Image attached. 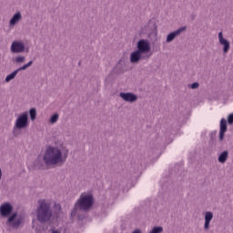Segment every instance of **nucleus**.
<instances>
[{"instance_id": "nucleus-1", "label": "nucleus", "mask_w": 233, "mask_h": 233, "mask_svg": "<svg viewBox=\"0 0 233 233\" xmlns=\"http://www.w3.org/2000/svg\"><path fill=\"white\" fill-rule=\"evenodd\" d=\"M44 161L46 165H59L65 160L63 159V153L57 147H48L44 155Z\"/></svg>"}, {"instance_id": "nucleus-2", "label": "nucleus", "mask_w": 233, "mask_h": 233, "mask_svg": "<svg viewBox=\"0 0 233 233\" xmlns=\"http://www.w3.org/2000/svg\"><path fill=\"white\" fill-rule=\"evenodd\" d=\"M36 217L40 223H46L52 218V211L48 205H40L36 210Z\"/></svg>"}, {"instance_id": "nucleus-3", "label": "nucleus", "mask_w": 233, "mask_h": 233, "mask_svg": "<svg viewBox=\"0 0 233 233\" xmlns=\"http://www.w3.org/2000/svg\"><path fill=\"white\" fill-rule=\"evenodd\" d=\"M76 205H94V196L90 193H82Z\"/></svg>"}, {"instance_id": "nucleus-4", "label": "nucleus", "mask_w": 233, "mask_h": 233, "mask_svg": "<svg viewBox=\"0 0 233 233\" xmlns=\"http://www.w3.org/2000/svg\"><path fill=\"white\" fill-rule=\"evenodd\" d=\"M137 48L140 54H148L150 52V44L145 39H141L137 42Z\"/></svg>"}, {"instance_id": "nucleus-5", "label": "nucleus", "mask_w": 233, "mask_h": 233, "mask_svg": "<svg viewBox=\"0 0 233 233\" xmlns=\"http://www.w3.org/2000/svg\"><path fill=\"white\" fill-rule=\"evenodd\" d=\"M15 127L19 129L28 127V114L24 113L15 121Z\"/></svg>"}, {"instance_id": "nucleus-6", "label": "nucleus", "mask_w": 233, "mask_h": 233, "mask_svg": "<svg viewBox=\"0 0 233 233\" xmlns=\"http://www.w3.org/2000/svg\"><path fill=\"white\" fill-rule=\"evenodd\" d=\"M11 51L14 54H21V52H25V44L19 41L13 42L11 46Z\"/></svg>"}, {"instance_id": "nucleus-7", "label": "nucleus", "mask_w": 233, "mask_h": 233, "mask_svg": "<svg viewBox=\"0 0 233 233\" xmlns=\"http://www.w3.org/2000/svg\"><path fill=\"white\" fill-rule=\"evenodd\" d=\"M218 41L220 45L224 46V48H223L224 54H227V52L230 50V43L228 42V40L223 37V32L218 33Z\"/></svg>"}, {"instance_id": "nucleus-8", "label": "nucleus", "mask_w": 233, "mask_h": 233, "mask_svg": "<svg viewBox=\"0 0 233 233\" xmlns=\"http://www.w3.org/2000/svg\"><path fill=\"white\" fill-rule=\"evenodd\" d=\"M13 209L14 208H12V205H2L0 207V214L3 218H7V216L12 214Z\"/></svg>"}, {"instance_id": "nucleus-9", "label": "nucleus", "mask_w": 233, "mask_h": 233, "mask_svg": "<svg viewBox=\"0 0 233 233\" xmlns=\"http://www.w3.org/2000/svg\"><path fill=\"white\" fill-rule=\"evenodd\" d=\"M92 205H79L75 206L74 209L71 212V218H76L77 216V210H88Z\"/></svg>"}, {"instance_id": "nucleus-10", "label": "nucleus", "mask_w": 233, "mask_h": 233, "mask_svg": "<svg viewBox=\"0 0 233 233\" xmlns=\"http://www.w3.org/2000/svg\"><path fill=\"white\" fill-rule=\"evenodd\" d=\"M120 97L124 99V101H129L130 103H134L137 99V96L132 93H120Z\"/></svg>"}, {"instance_id": "nucleus-11", "label": "nucleus", "mask_w": 233, "mask_h": 233, "mask_svg": "<svg viewBox=\"0 0 233 233\" xmlns=\"http://www.w3.org/2000/svg\"><path fill=\"white\" fill-rule=\"evenodd\" d=\"M212 218H214V215L210 211H207L205 214V224H204V228L206 230H208L210 228V222L212 221Z\"/></svg>"}, {"instance_id": "nucleus-12", "label": "nucleus", "mask_w": 233, "mask_h": 233, "mask_svg": "<svg viewBox=\"0 0 233 233\" xmlns=\"http://www.w3.org/2000/svg\"><path fill=\"white\" fill-rule=\"evenodd\" d=\"M225 132H227V120L225 118H222L220 120V132H219L220 141H223V137H225Z\"/></svg>"}, {"instance_id": "nucleus-13", "label": "nucleus", "mask_w": 233, "mask_h": 233, "mask_svg": "<svg viewBox=\"0 0 233 233\" xmlns=\"http://www.w3.org/2000/svg\"><path fill=\"white\" fill-rule=\"evenodd\" d=\"M185 30H186V27H181V28L177 29V31L170 33L167 37V42L170 43L171 41H174V39H176V36L179 35L180 32H183Z\"/></svg>"}, {"instance_id": "nucleus-14", "label": "nucleus", "mask_w": 233, "mask_h": 233, "mask_svg": "<svg viewBox=\"0 0 233 233\" xmlns=\"http://www.w3.org/2000/svg\"><path fill=\"white\" fill-rule=\"evenodd\" d=\"M141 56H142V53H140L139 51H135L131 53V56H130L131 63H137L139 59H141Z\"/></svg>"}, {"instance_id": "nucleus-15", "label": "nucleus", "mask_w": 233, "mask_h": 233, "mask_svg": "<svg viewBox=\"0 0 233 233\" xmlns=\"http://www.w3.org/2000/svg\"><path fill=\"white\" fill-rule=\"evenodd\" d=\"M19 21H21V13H16L10 20L11 26H14V25H17Z\"/></svg>"}, {"instance_id": "nucleus-16", "label": "nucleus", "mask_w": 233, "mask_h": 233, "mask_svg": "<svg viewBox=\"0 0 233 233\" xmlns=\"http://www.w3.org/2000/svg\"><path fill=\"white\" fill-rule=\"evenodd\" d=\"M228 158V152L224 151L218 157V161H219V163H225V161H227Z\"/></svg>"}, {"instance_id": "nucleus-17", "label": "nucleus", "mask_w": 233, "mask_h": 233, "mask_svg": "<svg viewBox=\"0 0 233 233\" xmlns=\"http://www.w3.org/2000/svg\"><path fill=\"white\" fill-rule=\"evenodd\" d=\"M19 72V70H15L14 71L13 73H11L10 75H8L6 77H5V82L6 83H9V81H12V79H15V76H17V73Z\"/></svg>"}, {"instance_id": "nucleus-18", "label": "nucleus", "mask_w": 233, "mask_h": 233, "mask_svg": "<svg viewBox=\"0 0 233 233\" xmlns=\"http://www.w3.org/2000/svg\"><path fill=\"white\" fill-rule=\"evenodd\" d=\"M31 121H35V117H37V111L35 108H31L29 111Z\"/></svg>"}, {"instance_id": "nucleus-19", "label": "nucleus", "mask_w": 233, "mask_h": 233, "mask_svg": "<svg viewBox=\"0 0 233 233\" xmlns=\"http://www.w3.org/2000/svg\"><path fill=\"white\" fill-rule=\"evenodd\" d=\"M33 63H34L33 61H30L16 70H18V72H21V70H26L28 68V66H32Z\"/></svg>"}, {"instance_id": "nucleus-20", "label": "nucleus", "mask_w": 233, "mask_h": 233, "mask_svg": "<svg viewBox=\"0 0 233 233\" xmlns=\"http://www.w3.org/2000/svg\"><path fill=\"white\" fill-rule=\"evenodd\" d=\"M163 232L162 227H155L149 233H161Z\"/></svg>"}, {"instance_id": "nucleus-21", "label": "nucleus", "mask_w": 233, "mask_h": 233, "mask_svg": "<svg viewBox=\"0 0 233 233\" xmlns=\"http://www.w3.org/2000/svg\"><path fill=\"white\" fill-rule=\"evenodd\" d=\"M57 119H59V115L55 114L51 116L50 123H57Z\"/></svg>"}, {"instance_id": "nucleus-22", "label": "nucleus", "mask_w": 233, "mask_h": 233, "mask_svg": "<svg viewBox=\"0 0 233 233\" xmlns=\"http://www.w3.org/2000/svg\"><path fill=\"white\" fill-rule=\"evenodd\" d=\"M21 223H23V218H17L14 223V227H19V225H21Z\"/></svg>"}, {"instance_id": "nucleus-23", "label": "nucleus", "mask_w": 233, "mask_h": 233, "mask_svg": "<svg viewBox=\"0 0 233 233\" xmlns=\"http://www.w3.org/2000/svg\"><path fill=\"white\" fill-rule=\"evenodd\" d=\"M17 218V213H14L9 218H8V223H14V219Z\"/></svg>"}, {"instance_id": "nucleus-24", "label": "nucleus", "mask_w": 233, "mask_h": 233, "mask_svg": "<svg viewBox=\"0 0 233 233\" xmlns=\"http://www.w3.org/2000/svg\"><path fill=\"white\" fill-rule=\"evenodd\" d=\"M15 62L16 63H23V62H25V56H17L15 58Z\"/></svg>"}, {"instance_id": "nucleus-25", "label": "nucleus", "mask_w": 233, "mask_h": 233, "mask_svg": "<svg viewBox=\"0 0 233 233\" xmlns=\"http://www.w3.org/2000/svg\"><path fill=\"white\" fill-rule=\"evenodd\" d=\"M228 123L229 125H232L233 124V114L229 115L228 117Z\"/></svg>"}, {"instance_id": "nucleus-26", "label": "nucleus", "mask_w": 233, "mask_h": 233, "mask_svg": "<svg viewBox=\"0 0 233 233\" xmlns=\"http://www.w3.org/2000/svg\"><path fill=\"white\" fill-rule=\"evenodd\" d=\"M199 87V84L198 82H195L191 85V88L192 89H196V88H198Z\"/></svg>"}, {"instance_id": "nucleus-27", "label": "nucleus", "mask_w": 233, "mask_h": 233, "mask_svg": "<svg viewBox=\"0 0 233 233\" xmlns=\"http://www.w3.org/2000/svg\"><path fill=\"white\" fill-rule=\"evenodd\" d=\"M39 205H46V201L45 200L39 201Z\"/></svg>"}, {"instance_id": "nucleus-28", "label": "nucleus", "mask_w": 233, "mask_h": 233, "mask_svg": "<svg viewBox=\"0 0 233 233\" xmlns=\"http://www.w3.org/2000/svg\"><path fill=\"white\" fill-rule=\"evenodd\" d=\"M133 233H141V230L136 229L135 231H133Z\"/></svg>"}, {"instance_id": "nucleus-29", "label": "nucleus", "mask_w": 233, "mask_h": 233, "mask_svg": "<svg viewBox=\"0 0 233 233\" xmlns=\"http://www.w3.org/2000/svg\"><path fill=\"white\" fill-rule=\"evenodd\" d=\"M52 233H60V232L57 230H52Z\"/></svg>"}, {"instance_id": "nucleus-30", "label": "nucleus", "mask_w": 233, "mask_h": 233, "mask_svg": "<svg viewBox=\"0 0 233 233\" xmlns=\"http://www.w3.org/2000/svg\"><path fill=\"white\" fill-rule=\"evenodd\" d=\"M4 205H10V203H4Z\"/></svg>"}]
</instances>
